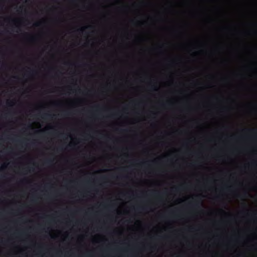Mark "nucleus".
I'll return each instance as SVG.
<instances>
[{
    "label": "nucleus",
    "mask_w": 257,
    "mask_h": 257,
    "mask_svg": "<svg viewBox=\"0 0 257 257\" xmlns=\"http://www.w3.org/2000/svg\"><path fill=\"white\" fill-rule=\"evenodd\" d=\"M53 115L49 113H45L42 116V118L44 119L51 118L52 117Z\"/></svg>",
    "instance_id": "obj_1"
},
{
    "label": "nucleus",
    "mask_w": 257,
    "mask_h": 257,
    "mask_svg": "<svg viewBox=\"0 0 257 257\" xmlns=\"http://www.w3.org/2000/svg\"><path fill=\"white\" fill-rule=\"evenodd\" d=\"M53 162V160H51V159H49V160H47L46 161V163L47 164H51Z\"/></svg>",
    "instance_id": "obj_2"
},
{
    "label": "nucleus",
    "mask_w": 257,
    "mask_h": 257,
    "mask_svg": "<svg viewBox=\"0 0 257 257\" xmlns=\"http://www.w3.org/2000/svg\"><path fill=\"white\" fill-rule=\"evenodd\" d=\"M85 28H81L79 30H78V31L80 32H83Z\"/></svg>",
    "instance_id": "obj_3"
},
{
    "label": "nucleus",
    "mask_w": 257,
    "mask_h": 257,
    "mask_svg": "<svg viewBox=\"0 0 257 257\" xmlns=\"http://www.w3.org/2000/svg\"><path fill=\"white\" fill-rule=\"evenodd\" d=\"M243 131H245V132H246V131H249V132H252V131H253L254 130H246V129H245V130H243Z\"/></svg>",
    "instance_id": "obj_4"
},
{
    "label": "nucleus",
    "mask_w": 257,
    "mask_h": 257,
    "mask_svg": "<svg viewBox=\"0 0 257 257\" xmlns=\"http://www.w3.org/2000/svg\"><path fill=\"white\" fill-rule=\"evenodd\" d=\"M195 206L196 207H199V203H198V202H196L195 204Z\"/></svg>",
    "instance_id": "obj_5"
},
{
    "label": "nucleus",
    "mask_w": 257,
    "mask_h": 257,
    "mask_svg": "<svg viewBox=\"0 0 257 257\" xmlns=\"http://www.w3.org/2000/svg\"><path fill=\"white\" fill-rule=\"evenodd\" d=\"M40 23H37L35 24V25L36 26H39L40 25Z\"/></svg>",
    "instance_id": "obj_6"
},
{
    "label": "nucleus",
    "mask_w": 257,
    "mask_h": 257,
    "mask_svg": "<svg viewBox=\"0 0 257 257\" xmlns=\"http://www.w3.org/2000/svg\"><path fill=\"white\" fill-rule=\"evenodd\" d=\"M181 186H180V187H177V188H176V189L177 190H180V189H181Z\"/></svg>",
    "instance_id": "obj_7"
},
{
    "label": "nucleus",
    "mask_w": 257,
    "mask_h": 257,
    "mask_svg": "<svg viewBox=\"0 0 257 257\" xmlns=\"http://www.w3.org/2000/svg\"><path fill=\"white\" fill-rule=\"evenodd\" d=\"M144 209V208H141V207L137 208V209Z\"/></svg>",
    "instance_id": "obj_8"
},
{
    "label": "nucleus",
    "mask_w": 257,
    "mask_h": 257,
    "mask_svg": "<svg viewBox=\"0 0 257 257\" xmlns=\"http://www.w3.org/2000/svg\"><path fill=\"white\" fill-rule=\"evenodd\" d=\"M153 194L156 195H158V193H156V192H154V193H153Z\"/></svg>",
    "instance_id": "obj_9"
},
{
    "label": "nucleus",
    "mask_w": 257,
    "mask_h": 257,
    "mask_svg": "<svg viewBox=\"0 0 257 257\" xmlns=\"http://www.w3.org/2000/svg\"><path fill=\"white\" fill-rule=\"evenodd\" d=\"M252 216H253V217H255V216H255V214H252Z\"/></svg>",
    "instance_id": "obj_10"
},
{
    "label": "nucleus",
    "mask_w": 257,
    "mask_h": 257,
    "mask_svg": "<svg viewBox=\"0 0 257 257\" xmlns=\"http://www.w3.org/2000/svg\"><path fill=\"white\" fill-rule=\"evenodd\" d=\"M17 142H18V143H21V141H20V140H17Z\"/></svg>",
    "instance_id": "obj_11"
},
{
    "label": "nucleus",
    "mask_w": 257,
    "mask_h": 257,
    "mask_svg": "<svg viewBox=\"0 0 257 257\" xmlns=\"http://www.w3.org/2000/svg\"><path fill=\"white\" fill-rule=\"evenodd\" d=\"M8 104L9 105H11V103H10V102H8Z\"/></svg>",
    "instance_id": "obj_12"
},
{
    "label": "nucleus",
    "mask_w": 257,
    "mask_h": 257,
    "mask_svg": "<svg viewBox=\"0 0 257 257\" xmlns=\"http://www.w3.org/2000/svg\"><path fill=\"white\" fill-rule=\"evenodd\" d=\"M229 188H230V187H226V189H229Z\"/></svg>",
    "instance_id": "obj_13"
},
{
    "label": "nucleus",
    "mask_w": 257,
    "mask_h": 257,
    "mask_svg": "<svg viewBox=\"0 0 257 257\" xmlns=\"http://www.w3.org/2000/svg\"><path fill=\"white\" fill-rule=\"evenodd\" d=\"M102 178H103V179H106V177H103Z\"/></svg>",
    "instance_id": "obj_14"
}]
</instances>
